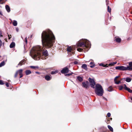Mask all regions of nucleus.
Returning <instances> with one entry per match:
<instances>
[{"mask_svg": "<svg viewBox=\"0 0 132 132\" xmlns=\"http://www.w3.org/2000/svg\"><path fill=\"white\" fill-rule=\"evenodd\" d=\"M108 128L111 131H113V129L112 127H111L110 125H108Z\"/></svg>", "mask_w": 132, "mask_h": 132, "instance_id": "b1692460", "label": "nucleus"}, {"mask_svg": "<svg viewBox=\"0 0 132 132\" xmlns=\"http://www.w3.org/2000/svg\"><path fill=\"white\" fill-rule=\"evenodd\" d=\"M100 65L101 66H102L103 67H106V66L105 65H104L102 63H101L100 64Z\"/></svg>", "mask_w": 132, "mask_h": 132, "instance_id": "72a5a7b5", "label": "nucleus"}, {"mask_svg": "<svg viewBox=\"0 0 132 132\" xmlns=\"http://www.w3.org/2000/svg\"><path fill=\"white\" fill-rule=\"evenodd\" d=\"M20 75V78H22L23 77V74L22 73V74Z\"/></svg>", "mask_w": 132, "mask_h": 132, "instance_id": "a19ab883", "label": "nucleus"}, {"mask_svg": "<svg viewBox=\"0 0 132 132\" xmlns=\"http://www.w3.org/2000/svg\"><path fill=\"white\" fill-rule=\"evenodd\" d=\"M35 73H37V74H40V73H39V72H35Z\"/></svg>", "mask_w": 132, "mask_h": 132, "instance_id": "37998d69", "label": "nucleus"}, {"mask_svg": "<svg viewBox=\"0 0 132 132\" xmlns=\"http://www.w3.org/2000/svg\"><path fill=\"white\" fill-rule=\"evenodd\" d=\"M88 80L90 83V85L91 87L94 88H95V82L93 79H92L89 78Z\"/></svg>", "mask_w": 132, "mask_h": 132, "instance_id": "423d86ee", "label": "nucleus"}, {"mask_svg": "<svg viewBox=\"0 0 132 132\" xmlns=\"http://www.w3.org/2000/svg\"><path fill=\"white\" fill-rule=\"evenodd\" d=\"M41 38L43 46L46 48L51 47L55 39L52 32L49 30L43 31L42 34Z\"/></svg>", "mask_w": 132, "mask_h": 132, "instance_id": "f03ea898", "label": "nucleus"}, {"mask_svg": "<svg viewBox=\"0 0 132 132\" xmlns=\"http://www.w3.org/2000/svg\"><path fill=\"white\" fill-rule=\"evenodd\" d=\"M115 40L116 42L118 43L120 42L121 41V39L120 38H116Z\"/></svg>", "mask_w": 132, "mask_h": 132, "instance_id": "4be33fe9", "label": "nucleus"}, {"mask_svg": "<svg viewBox=\"0 0 132 132\" xmlns=\"http://www.w3.org/2000/svg\"><path fill=\"white\" fill-rule=\"evenodd\" d=\"M5 8L7 11L8 12H9L10 11V9L9 6L7 5L5 6Z\"/></svg>", "mask_w": 132, "mask_h": 132, "instance_id": "ddd939ff", "label": "nucleus"}, {"mask_svg": "<svg viewBox=\"0 0 132 132\" xmlns=\"http://www.w3.org/2000/svg\"><path fill=\"white\" fill-rule=\"evenodd\" d=\"M124 88L126 90L128 91L130 93H132V90H131L129 88H128L126 86V84H124Z\"/></svg>", "mask_w": 132, "mask_h": 132, "instance_id": "9b49d317", "label": "nucleus"}, {"mask_svg": "<svg viewBox=\"0 0 132 132\" xmlns=\"http://www.w3.org/2000/svg\"><path fill=\"white\" fill-rule=\"evenodd\" d=\"M15 43L14 42H12L10 45V47L11 48H13L15 46Z\"/></svg>", "mask_w": 132, "mask_h": 132, "instance_id": "dca6fc26", "label": "nucleus"}, {"mask_svg": "<svg viewBox=\"0 0 132 132\" xmlns=\"http://www.w3.org/2000/svg\"><path fill=\"white\" fill-rule=\"evenodd\" d=\"M81 67L82 68L86 70H87V65L85 64H83L81 66Z\"/></svg>", "mask_w": 132, "mask_h": 132, "instance_id": "2eb2a0df", "label": "nucleus"}, {"mask_svg": "<svg viewBox=\"0 0 132 132\" xmlns=\"http://www.w3.org/2000/svg\"><path fill=\"white\" fill-rule=\"evenodd\" d=\"M90 65H90V67L91 68H93V67L95 66L94 65V63L93 62H90Z\"/></svg>", "mask_w": 132, "mask_h": 132, "instance_id": "c85d7f7f", "label": "nucleus"}, {"mask_svg": "<svg viewBox=\"0 0 132 132\" xmlns=\"http://www.w3.org/2000/svg\"><path fill=\"white\" fill-rule=\"evenodd\" d=\"M3 36L2 35V32L0 31V37H3Z\"/></svg>", "mask_w": 132, "mask_h": 132, "instance_id": "4c0bfd02", "label": "nucleus"}, {"mask_svg": "<svg viewBox=\"0 0 132 132\" xmlns=\"http://www.w3.org/2000/svg\"><path fill=\"white\" fill-rule=\"evenodd\" d=\"M22 69H20L18 70L17 71L18 72V73L20 75L22 73Z\"/></svg>", "mask_w": 132, "mask_h": 132, "instance_id": "aec40b11", "label": "nucleus"}, {"mask_svg": "<svg viewBox=\"0 0 132 132\" xmlns=\"http://www.w3.org/2000/svg\"><path fill=\"white\" fill-rule=\"evenodd\" d=\"M130 76L131 77H132V75H130Z\"/></svg>", "mask_w": 132, "mask_h": 132, "instance_id": "864d4df0", "label": "nucleus"}, {"mask_svg": "<svg viewBox=\"0 0 132 132\" xmlns=\"http://www.w3.org/2000/svg\"><path fill=\"white\" fill-rule=\"evenodd\" d=\"M95 92L97 95L100 96H102L104 93V90L102 86L98 84H96Z\"/></svg>", "mask_w": 132, "mask_h": 132, "instance_id": "20e7f679", "label": "nucleus"}, {"mask_svg": "<svg viewBox=\"0 0 132 132\" xmlns=\"http://www.w3.org/2000/svg\"><path fill=\"white\" fill-rule=\"evenodd\" d=\"M21 38H22V39H23V37H22V36H21Z\"/></svg>", "mask_w": 132, "mask_h": 132, "instance_id": "8fccbe9b", "label": "nucleus"}, {"mask_svg": "<svg viewBox=\"0 0 132 132\" xmlns=\"http://www.w3.org/2000/svg\"><path fill=\"white\" fill-rule=\"evenodd\" d=\"M120 77V76H118L116 77L114 79V82L115 84H120L122 83L121 82V81H122L121 80V79L120 80H118V78Z\"/></svg>", "mask_w": 132, "mask_h": 132, "instance_id": "0eeeda50", "label": "nucleus"}, {"mask_svg": "<svg viewBox=\"0 0 132 132\" xmlns=\"http://www.w3.org/2000/svg\"><path fill=\"white\" fill-rule=\"evenodd\" d=\"M24 62V61H22V60L18 64V65H20V66L22 65L23 64Z\"/></svg>", "mask_w": 132, "mask_h": 132, "instance_id": "cd10ccee", "label": "nucleus"}, {"mask_svg": "<svg viewBox=\"0 0 132 132\" xmlns=\"http://www.w3.org/2000/svg\"><path fill=\"white\" fill-rule=\"evenodd\" d=\"M5 64V62L3 61L0 63V67L4 65Z\"/></svg>", "mask_w": 132, "mask_h": 132, "instance_id": "393cba45", "label": "nucleus"}, {"mask_svg": "<svg viewBox=\"0 0 132 132\" xmlns=\"http://www.w3.org/2000/svg\"><path fill=\"white\" fill-rule=\"evenodd\" d=\"M30 67L31 68L33 69H38V66H30Z\"/></svg>", "mask_w": 132, "mask_h": 132, "instance_id": "a878e982", "label": "nucleus"}, {"mask_svg": "<svg viewBox=\"0 0 132 132\" xmlns=\"http://www.w3.org/2000/svg\"><path fill=\"white\" fill-rule=\"evenodd\" d=\"M8 37H9V39H10V38H11V37H10V36H9V35H8Z\"/></svg>", "mask_w": 132, "mask_h": 132, "instance_id": "de8ad7c7", "label": "nucleus"}, {"mask_svg": "<svg viewBox=\"0 0 132 132\" xmlns=\"http://www.w3.org/2000/svg\"><path fill=\"white\" fill-rule=\"evenodd\" d=\"M25 72L26 75H28L31 73V71L29 70H26L25 71Z\"/></svg>", "mask_w": 132, "mask_h": 132, "instance_id": "a211bd4d", "label": "nucleus"}, {"mask_svg": "<svg viewBox=\"0 0 132 132\" xmlns=\"http://www.w3.org/2000/svg\"><path fill=\"white\" fill-rule=\"evenodd\" d=\"M108 91L109 92H111L113 90L112 87V86H109L108 88Z\"/></svg>", "mask_w": 132, "mask_h": 132, "instance_id": "f3484780", "label": "nucleus"}, {"mask_svg": "<svg viewBox=\"0 0 132 132\" xmlns=\"http://www.w3.org/2000/svg\"><path fill=\"white\" fill-rule=\"evenodd\" d=\"M69 70L68 68L66 67L62 69L61 71V72L62 73H68L69 72Z\"/></svg>", "mask_w": 132, "mask_h": 132, "instance_id": "6e6552de", "label": "nucleus"}, {"mask_svg": "<svg viewBox=\"0 0 132 132\" xmlns=\"http://www.w3.org/2000/svg\"><path fill=\"white\" fill-rule=\"evenodd\" d=\"M124 85L123 86H120L119 87V89L120 90H121L123 89V88H124Z\"/></svg>", "mask_w": 132, "mask_h": 132, "instance_id": "bb28decb", "label": "nucleus"}, {"mask_svg": "<svg viewBox=\"0 0 132 132\" xmlns=\"http://www.w3.org/2000/svg\"><path fill=\"white\" fill-rule=\"evenodd\" d=\"M72 50L73 48H72L71 47H68L67 49V51L68 53L70 52L72 53H73V52Z\"/></svg>", "mask_w": 132, "mask_h": 132, "instance_id": "f8f14e48", "label": "nucleus"}, {"mask_svg": "<svg viewBox=\"0 0 132 132\" xmlns=\"http://www.w3.org/2000/svg\"><path fill=\"white\" fill-rule=\"evenodd\" d=\"M6 85L7 87H9V84L8 83H7L6 84Z\"/></svg>", "mask_w": 132, "mask_h": 132, "instance_id": "ea45409f", "label": "nucleus"}, {"mask_svg": "<svg viewBox=\"0 0 132 132\" xmlns=\"http://www.w3.org/2000/svg\"><path fill=\"white\" fill-rule=\"evenodd\" d=\"M73 74V73L72 72H71V73H69L65 74V76H69L70 75H72Z\"/></svg>", "mask_w": 132, "mask_h": 132, "instance_id": "2f4dec72", "label": "nucleus"}, {"mask_svg": "<svg viewBox=\"0 0 132 132\" xmlns=\"http://www.w3.org/2000/svg\"><path fill=\"white\" fill-rule=\"evenodd\" d=\"M78 63V62L76 61H75L74 62V63L75 64H77Z\"/></svg>", "mask_w": 132, "mask_h": 132, "instance_id": "79ce46f5", "label": "nucleus"}, {"mask_svg": "<svg viewBox=\"0 0 132 132\" xmlns=\"http://www.w3.org/2000/svg\"><path fill=\"white\" fill-rule=\"evenodd\" d=\"M106 5H108V3L107 1H106Z\"/></svg>", "mask_w": 132, "mask_h": 132, "instance_id": "49530a36", "label": "nucleus"}, {"mask_svg": "<svg viewBox=\"0 0 132 132\" xmlns=\"http://www.w3.org/2000/svg\"><path fill=\"white\" fill-rule=\"evenodd\" d=\"M12 24L14 26H16L17 25V21L15 20H14L12 23Z\"/></svg>", "mask_w": 132, "mask_h": 132, "instance_id": "412c9836", "label": "nucleus"}, {"mask_svg": "<svg viewBox=\"0 0 132 132\" xmlns=\"http://www.w3.org/2000/svg\"><path fill=\"white\" fill-rule=\"evenodd\" d=\"M88 82L86 81L82 82L83 87L86 88H87L88 87Z\"/></svg>", "mask_w": 132, "mask_h": 132, "instance_id": "1a4fd4ad", "label": "nucleus"}, {"mask_svg": "<svg viewBox=\"0 0 132 132\" xmlns=\"http://www.w3.org/2000/svg\"><path fill=\"white\" fill-rule=\"evenodd\" d=\"M18 74V72H17V71H16V72L15 75L14 76V77L15 78H16V77H17Z\"/></svg>", "mask_w": 132, "mask_h": 132, "instance_id": "f704fd0d", "label": "nucleus"}, {"mask_svg": "<svg viewBox=\"0 0 132 132\" xmlns=\"http://www.w3.org/2000/svg\"><path fill=\"white\" fill-rule=\"evenodd\" d=\"M48 55L47 51L44 50L43 48L39 45L33 47L30 52V55L32 58L37 60H39L40 58L46 59Z\"/></svg>", "mask_w": 132, "mask_h": 132, "instance_id": "f257e3e1", "label": "nucleus"}, {"mask_svg": "<svg viewBox=\"0 0 132 132\" xmlns=\"http://www.w3.org/2000/svg\"><path fill=\"white\" fill-rule=\"evenodd\" d=\"M115 68L117 70L123 71L129 70V67L128 66L127 67L123 66H117Z\"/></svg>", "mask_w": 132, "mask_h": 132, "instance_id": "39448f33", "label": "nucleus"}, {"mask_svg": "<svg viewBox=\"0 0 132 132\" xmlns=\"http://www.w3.org/2000/svg\"><path fill=\"white\" fill-rule=\"evenodd\" d=\"M24 40L25 42H26V44H27V37H26L24 39Z\"/></svg>", "mask_w": 132, "mask_h": 132, "instance_id": "e433bc0d", "label": "nucleus"}, {"mask_svg": "<svg viewBox=\"0 0 132 132\" xmlns=\"http://www.w3.org/2000/svg\"><path fill=\"white\" fill-rule=\"evenodd\" d=\"M16 31L17 32H18V31H19V29L18 28H16Z\"/></svg>", "mask_w": 132, "mask_h": 132, "instance_id": "c03bdc74", "label": "nucleus"}, {"mask_svg": "<svg viewBox=\"0 0 132 132\" xmlns=\"http://www.w3.org/2000/svg\"><path fill=\"white\" fill-rule=\"evenodd\" d=\"M4 84V83L3 82V81L2 80H0V85H3Z\"/></svg>", "mask_w": 132, "mask_h": 132, "instance_id": "c9c22d12", "label": "nucleus"}, {"mask_svg": "<svg viewBox=\"0 0 132 132\" xmlns=\"http://www.w3.org/2000/svg\"><path fill=\"white\" fill-rule=\"evenodd\" d=\"M0 14L2 15V13L1 11H0Z\"/></svg>", "mask_w": 132, "mask_h": 132, "instance_id": "09e8293b", "label": "nucleus"}, {"mask_svg": "<svg viewBox=\"0 0 132 132\" xmlns=\"http://www.w3.org/2000/svg\"><path fill=\"white\" fill-rule=\"evenodd\" d=\"M58 71L57 70L52 71L51 72V74L52 75L55 74L57 73Z\"/></svg>", "mask_w": 132, "mask_h": 132, "instance_id": "5701e85b", "label": "nucleus"}, {"mask_svg": "<svg viewBox=\"0 0 132 132\" xmlns=\"http://www.w3.org/2000/svg\"><path fill=\"white\" fill-rule=\"evenodd\" d=\"M45 79L47 80L48 81L50 80L51 78L49 76L46 75L45 76Z\"/></svg>", "mask_w": 132, "mask_h": 132, "instance_id": "4468645a", "label": "nucleus"}, {"mask_svg": "<svg viewBox=\"0 0 132 132\" xmlns=\"http://www.w3.org/2000/svg\"><path fill=\"white\" fill-rule=\"evenodd\" d=\"M121 80L122 81H126L127 82H129L131 81V79L129 77H127L121 79Z\"/></svg>", "mask_w": 132, "mask_h": 132, "instance_id": "9d476101", "label": "nucleus"}, {"mask_svg": "<svg viewBox=\"0 0 132 132\" xmlns=\"http://www.w3.org/2000/svg\"><path fill=\"white\" fill-rule=\"evenodd\" d=\"M131 13L132 14V11L131 12Z\"/></svg>", "mask_w": 132, "mask_h": 132, "instance_id": "5fc2aeb1", "label": "nucleus"}, {"mask_svg": "<svg viewBox=\"0 0 132 132\" xmlns=\"http://www.w3.org/2000/svg\"><path fill=\"white\" fill-rule=\"evenodd\" d=\"M129 69H130V68H131V69H132V62H130L129 63Z\"/></svg>", "mask_w": 132, "mask_h": 132, "instance_id": "473e14b6", "label": "nucleus"}, {"mask_svg": "<svg viewBox=\"0 0 132 132\" xmlns=\"http://www.w3.org/2000/svg\"><path fill=\"white\" fill-rule=\"evenodd\" d=\"M3 1V0H0V3H1Z\"/></svg>", "mask_w": 132, "mask_h": 132, "instance_id": "a18cd8bd", "label": "nucleus"}, {"mask_svg": "<svg viewBox=\"0 0 132 132\" xmlns=\"http://www.w3.org/2000/svg\"><path fill=\"white\" fill-rule=\"evenodd\" d=\"M77 50L80 52H82L84 50L87 51L90 47V43L88 40L86 39H82L78 41L77 43Z\"/></svg>", "mask_w": 132, "mask_h": 132, "instance_id": "7ed1b4c3", "label": "nucleus"}, {"mask_svg": "<svg viewBox=\"0 0 132 132\" xmlns=\"http://www.w3.org/2000/svg\"><path fill=\"white\" fill-rule=\"evenodd\" d=\"M116 63L117 62H113L112 63H110L109 64V65L112 66L113 65H114L116 64Z\"/></svg>", "mask_w": 132, "mask_h": 132, "instance_id": "c756f323", "label": "nucleus"}, {"mask_svg": "<svg viewBox=\"0 0 132 132\" xmlns=\"http://www.w3.org/2000/svg\"><path fill=\"white\" fill-rule=\"evenodd\" d=\"M107 115L108 117H110L111 116V114L110 113H108L107 114Z\"/></svg>", "mask_w": 132, "mask_h": 132, "instance_id": "58836bf2", "label": "nucleus"}, {"mask_svg": "<svg viewBox=\"0 0 132 132\" xmlns=\"http://www.w3.org/2000/svg\"><path fill=\"white\" fill-rule=\"evenodd\" d=\"M108 11L110 13L111 12V8H110L109 6H108Z\"/></svg>", "mask_w": 132, "mask_h": 132, "instance_id": "7c9ffc66", "label": "nucleus"}, {"mask_svg": "<svg viewBox=\"0 0 132 132\" xmlns=\"http://www.w3.org/2000/svg\"><path fill=\"white\" fill-rule=\"evenodd\" d=\"M77 80L81 82L82 81V78L80 76H78L77 77Z\"/></svg>", "mask_w": 132, "mask_h": 132, "instance_id": "6ab92c4d", "label": "nucleus"}, {"mask_svg": "<svg viewBox=\"0 0 132 132\" xmlns=\"http://www.w3.org/2000/svg\"><path fill=\"white\" fill-rule=\"evenodd\" d=\"M131 100H132V97H131Z\"/></svg>", "mask_w": 132, "mask_h": 132, "instance_id": "603ef678", "label": "nucleus"}, {"mask_svg": "<svg viewBox=\"0 0 132 132\" xmlns=\"http://www.w3.org/2000/svg\"><path fill=\"white\" fill-rule=\"evenodd\" d=\"M32 37V35H31V36H30V37L31 38Z\"/></svg>", "mask_w": 132, "mask_h": 132, "instance_id": "3c124183", "label": "nucleus"}]
</instances>
